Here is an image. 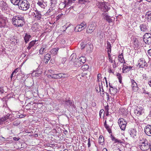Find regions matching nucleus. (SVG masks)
Masks as SVG:
<instances>
[{
	"label": "nucleus",
	"mask_w": 151,
	"mask_h": 151,
	"mask_svg": "<svg viewBox=\"0 0 151 151\" xmlns=\"http://www.w3.org/2000/svg\"><path fill=\"white\" fill-rule=\"evenodd\" d=\"M37 4L41 8L44 9L45 8V7L46 6V5L45 4V3L44 2L43 0H41V1H38Z\"/></svg>",
	"instance_id": "b1692460"
},
{
	"label": "nucleus",
	"mask_w": 151,
	"mask_h": 151,
	"mask_svg": "<svg viewBox=\"0 0 151 151\" xmlns=\"http://www.w3.org/2000/svg\"><path fill=\"white\" fill-rule=\"evenodd\" d=\"M12 19H14V20H25L24 18V15L22 14H19L14 16Z\"/></svg>",
	"instance_id": "a211bd4d"
},
{
	"label": "nucleus",
	"mask_w": 151,
	"mask_h": 151,
	"mask_svg": "<svg viewBox=\"0 0 151 151\" xmlns=\"http://www.w3.org/2000/svg\"><path fill=\"white\" fill-rule=\"evenodd\" d=\"M67 0H64V1L63 2L61 3L59 5L60 6L61 5H64V8L67 7Z\"/></svg>",
	"instance_id": "3c124183"
},
{
	"label": "nucleus",
	"mask_w": 151,
	"mask_h": 151,
	"mask_svg": "<svg viewBox=\"0 0 151 151\" xmlns=\"http://www.w3.org/2000/svg\"><path fill=\"white\" fill-rule=\"evenodd\" d=\"M54 6H51L45 13V15L47 16H52L53 14V10L54 9Z\"/></svg>",
	"instance_id": "ddd939ff"
},
{
	"label": "nucleus",
	"mask_w": 151,
	"mask_h": 151,
	"mask_svg": "<svg viewBox=\"0 0 151 151\" xmlns=\"http://www.w3.org/2000/svg\"><path fill=\"white\" fill-rule=\"evenodd\" d=\"M145 17H147V19L151 22V11H148L146 13Z\"/></svg>",
	"instance_id": "7c9ffc66"
},
{
	"label": "nucleus",
	"mask_w": 151,
	"mask_h": 151,
	"mask_svg": "<svg viewBox=\"0 0 151 151\" xmlns=\"http://www.w3.org/2000/svg\"><path fill=\"white\" fill-rule=\"evenodd\" d=\"M144 132L147 135L151 136V125H147L145 127Z\"/></svg>",
	"instance_id": "9d476101"
},
{
	"label": "nucleus",
	"mask_w": 151,
	"mask_h": 151,
	"mask_svg": "<svg viewBox=\"0 0 151 151\" xmlns=\"http://www.w3.org/2000/svg\"><path fill=\"white\" fill-rule=\"evenodd\" d=\"M58 0H51V4L52 6H54L57 4Z\"/></svg>",
	"instance_id": "de8ad7c7"
},
{
	"label": "nucleus",
	"mask_w": 151,
	"mask_h": 151,
	"mask_svg": "<svg viewBox=\"0 0 151 151\" xmlns=\"http://www.w3.org/2000/svg\"><path fill=\"white\" fill-rule=\"evenodd\" d=\"M81 68L83 70H86L88 69L89 66L88 65L85 64L82 65Z\"/></svg>",
	"instance_id": "4c0bfd02"
},
{
	"label": "nucleus",
	"mask_w": 151,
	"mask_h": 151,
	"mask_svg": "<svg viewBox=\"0 0 151 151\" xmlns=\"http://www.w3.org/2000/svg\"><path fill=\"white\" fill-rule=\"evenodd\" d=\"M31 36L29 33H26L24 37V42L26 43H27L29 41V39L31 37Z\"/></svg>",
	"instance_id": "5701e85b"
},
{
	"label": "nucleus",
	"mask_w": 151,
	"mask_h": 151,
	"mask_svg": "<svg viewBox=\"0 0 151 151\" xmlns=\"http://www.w3.org/2000/svg\"><path fill=\"white\" fill-rule=\"evenodd\" d=\"M134 44L136 47H138L139 46V43L138 40L137 38H135L134 39Z\"/></svg>",
	"instance_id": "ea45409f"
},
{
	"label": "nucleus",
	"mask_w": 151,
	"mask_h": 151,
	"mask_svg": "<svg viewBox=\"0 0 151 151\" xmlns=\"http://www.w3.org/2000/svg\"><path fill=\"white\" fill-rule=\"evenodd\" d=\"M50 55L48 53H47L45 55L43 61L45 64H47L50 60Z\"/></svg>",
	"instance_id": "2eb2a0df"
},
{
	"label": "nucleus",
	"mask_w": 151,
	"mask_h": 151,
	"mask_svg": "<svg viewBox=\"0 0 151 151\" xmlns=\"http://www.w3.org/2000/svg\"><path fill=\"white\" fill-rule=\"evenodd\" d=\"M142 93H144L148 95L149 94H150V93L146 91L145 90V88H142Z\"/></svg>",
	"instance_id": "052dcab7"
},
{
	"label": "nucleus",
	"mask_w": 151,
	"mask_h": 151,
	"mask_svg": "<svg viewBox=\"0 0 151 151\" xmlns=\"http://www.w3.org/2000/svg\"><path fill=\"white\" fill-rule=\"evenodd\" d=\"M33 14V15L35 17V19L37 21L41 20L43 16L41 14L40 12L36 9L34 10Z\"/></svg>",
	"instance_id": "423d86ee"
},
{
	"label": "nucleus",
	"mask_w": 151,
	"mask_h": 151,
	"mask_svg": "<svg viewBox=\"0 0 151 151\" xmlns=\"http://www.w3.org/2000/svg\"><path fill=\"white\" fill-rule=\"evenodd\" d=\"M116 76L119 80V82L120 83H121L122 82V77L121 75V74L117 73L116 74Z\"/></svg>",
	"instance_id": "a19ab883"
},
{
	"label": "nucleus",
	"mask_w": 151,
	"mask_h": 151,
	"mask_svg": "<svg viewBox=\"0 0 151 151\" xmlns=\"http://www.w3.org/2000/svg\"><path fill=\"white\" fill-rule=\"evenodd\" d=\"M123 67L122 68V71L123 72L127 69L128 68V67L126 65H123Z\"/></svg>",
	"instance_id": "69168bd1"
},
{
	"label": "nucleus",
	"mask_w": 151,
	"mask_h": 151,
	"mask_svg": "<svg viewBox=\"0 0 151 151\" xmlns=\"http://www.w3.org/2000/svg\"><path fill=\"white\" fill-rule=\"evenodd\" d=\"M20 0H10L11 3L13 5H17Z\"/></svg>",
	"instance_id": "58836bf2"
},
{
	"label": "nucleus",
	"mask_w": 151,
	"mask_h": 151,
	"mask_svg": "<svg viewBox=\"0 0 151 151\" xmlns=\"http://www.w3.org/2000/svg\"><path fill=\"white\" fill-rule=\"evenodd\" d=\"M59 49V48H54L53 49L52 52H53L54 51L55 52V54H57V52L58 51Z\"/></svg>",
	"instance_id": "338daca9"
},
{
	"label": "nucleus",
	"mask_w": 151,
	"mask_h": 151,
	"mask_svg": "<svg viewBox=\"0 0 151 151\" xmlns=\"http://www.w3.org/2000/svg\"><path fill=\"white\" fill-rule=\"evenodd\" d=\"M86 52L88 53H90L92 50V46L91 45V43L86 45Z\"/></svg>",
	"instance_id": "dca6fc26"
},
{
	"label": "nucleus",
	"mask_w": 151,
	"mask_h": 151,
	"mask_svg": "<svg viewBox=\"0 0 151 151\" xmlns=\"http://www.w3.org/2000/svg\"><path fill=\"white\" fill-rule=\"evenodd\" d=\"M111 140L114 141L115 143H121L122 144V143L123 144L124 142L123 141H121V140L118 139H116L114 136L112 135V134L111 135Z\"/></svg>",
	"instance_id": "412c9836"
},
{
	"label": "nucleus",
	"mask_w": 151,
	"mask_h": 151,
	"mask_svg": "<svg viewBox=\"0 0 151 151\" xmlns=\"http://www.w3.org/2000/svg\"><path fill=\"white\" fill-rule=\"evenodd\" d=\"M127 109L126 108H121L119 109V112H121L124 115H126Z\"/></svg>",
	"instance_id": "473e14b6"
},
{
	"label": "nucleus",
	"mask_w": 151,
	"mask_h": 151,
	"mask_svg": "<svg viewBox=\"0 0 151 151\" xmlns=\"http://www.w3.org/2000/svg\"><path fill=\"white\" fill-rule=\"evenodd\" d=\"M42 73V71L40 70H37L33 72L32 75L33 76L38 77Z\"/></svg>",
	"instance_id": "4be33fe9"
},
{
	"label": "nucleus",
	"mask_w": 151,
	"mask_h": 151,
	"mask_svg": "<svg viewBox=\"0 0 151 151\" xmlns=\"http://www.w3.org/2000/svg\"><path fill=\"white\" fill-rule=\"evenodd\" d=\"M79 60H80L81 61L82 60L84 63L86 62V58L84 56H81L79 58Z\"/></svg>",
	"instance_id": "603ef678"
},
{
	"label": "nucleus",
	"mask_w": 151,
	"mask_h": 151,
	"mask_svg": "<svg viewBox=\"0 0 151 151\" xmlns=\"http://www.w3.org/2000/svg\"><path fill=\"white\" fill-rule=\"evenodd\" d=\"M58 78H64L68 77L69 75L65 73H60L57 74Z\"/></svg>",
	"instance_id": "6ab92c4d"
},
{
	"label": "nucleus",
	"mask_w": 151,
	"mask_h": 151,
	"mask_svg": "<svg viewBox=\"0 0 151 151\" xmlns=\"http://www.w3.org/2000/svg\"><path fill=\"white\" fill-rule=\"evenodd\" d=\"M73 63L74 66L76 67H79L82 65L81 64V63L79 62L77 59Z\"/></svg>",
	"instance_id": "72a5a7b5"
},
{
	"label": "nucleus",
	"mask_w": 151,
	"mask_h": 151,
	"mask_svg": "<svg viewBox=\"0 0 151 151\" xmlns=\"http://www.w3.org/2000/svg\"><path fill=\"white\" fill-rule=\"evenodd\" d=\"M118 58L119 59V60L121 63H123V61H124L123 57L121 56V55H119Z\"/></svg>",
	"instance_id": "8fccbe9b"
},
{
	"label": "nucleus",
	"mask_w": 151,
	"mask_h": 151,
	"mask_svg": "<svg viewBox=\"0 0 151 151\" xmlns=\"http://www.w3.org/2000/svg\"><path fill=\"white\" fill-rule=\"evenodd\" d=\"M87 0H79V3L81 4H85L86 2H87Z\"/></svg>",
	"instance_id": "bf43d9fd"
},
{
	"label": "nucleus",
	"mask_w": 151,
	"mask_h": 151,
	"mask_svg": "<svg viewBox=\"0 0 151 151\" xmlns=\"http://www.w3.org/2000/svg\"><path fill=\"white\" fill-rule=\"evenodd\" d=\"M11 116V117H12V115L11 114H10L9 113L7 114L5 116H4V117H3L2 119H1V121L2 122H4L5 121H6V119H10V120L11 121L13 120V119H11L10 117V116Z\"/></svg>",
	"instance_id": "393cba45"
},
{
	"label": "nucleus",
	"mask_w": 151,
	"mask_h": 151,
	"mask_svg": "<svg viewBox=\"0 0 151 151\" xmlns=\"http://www.w3.org/2000/svg\"><path fill=\"white\" fill-rule=\"evenodd\" d=\"M128 132L130 135V137L134 139H136L137 137L138 134L136 129L133 128H131L128 130Z\"/></svg>",
	"instance_id": "39448f33"
},
{
	"label": "nucleus",
	"mask_w": 151,
	"mask_h": 151,
	"mask_svg": "<svg viewBox=\"0 0 151 151\" xmlns=\"http://www.w3.org/2000/svg\"><path fill=\"white\" fill-rule=\"evenodd\" d=\"M84 29V28H83L81 27V26L77 25L74 28V31L76 32H81Z\"/></svg>",
	"instance_id": "cd10ccee"
},
{
	"label": "nucleus",
	"mask_w": 151,
	"mask_h": 151,
	"mask_svg": "<svg viewBox=\"0 0 151 151\" xmlns=\"http://www.w3.org/2000/svg\"><path fill=\"white\" fill-rule=\"evenodd\" d=\"M1 9L2 11H6L7 9L8 6L6 3L4 1L1 2Z\"/></svg>",
	"instance_id": "f3484780"
},
{
	"label": "nucleus",
	"mask_w": 151,
	"mask_h": 151,
	"mask_svg": "<svg viewBox=\"0 0 151 151\" xmlns=\"http://www.w3.org/2000/svg\"><path fill=\"white\" fill-rule=\"evenodd\" d=\"M106 44V48L107 49L109 48H111V45L109 41H107V42Z\"/></svg>",
	"instance_id": "13d9d810"
},
{
	"label": "nucleus",
	"mask_w": 151,
	"mask_h": 151,
	"mask_svg": "<svg viewBox=\"0 0 151 151\" xmlns=\"http://www.w3.org/2000/svg\"><path fill=\"white\" fill-rule=\"evenodd\" d=\"M50 76L53 78L58 79V76L57 74L50 75Z\"/></svg>",
	"instance_id": "680f3d73"
},
{
	"label": "nucleus",
	"mask_w": 151,
	"mask_h": 151,
	"mask_svg": "<svg viewBox=\"0 0 151 151\" xmlns=\"http://www.w3.org/2000/svg\"><path fill=\"white\" fill-rule=\"evenodd\" d=\"M17 5L19 9L23 11L27 10L30 6L29 3L27 0H20Z\"/></svg>",
	"instance_id": "f257e3e1"
},
{
	"label": "nucleus",
	"mask_w": 151,
	"mask_h": 151,
	"mask_svg": "<svg viewBox=\"0 0 151 151\" xmlns=\"http://www.w3.org/2000/svg\"><path fill=\"white\" fill-rule=\"evenodd\" d=\"M12 24L16 27H22L24 24L25 20H14V19H12Z\"/></svg>",
	"instance_id": "20e7f679"
},
{
	"label": "nucleus",
	"mask_w": 151,
	"mask_h": 151,
	"mask_svg": "<svg viewBox=\"0 0 151 151\" xmlns=\"http://www.w3.org/2000/svg\"><path fill=\"white\" fill-rule=\"evenodd\" d=\"M118 123L121 129L124 130L127 124L123 118L119 119L118 120Z\"/></svg>",
	"instance_id": "0eeeda50"
},
{
	"label": "nucleus",
	"mask_w": 151,
	"mask_h": 151,
	"mask_svg": "<svg viewBox=\"0 0 151 151\" xmlns=\"http://www.w3.org/2000/svg\"><path fill=\"white\" fill-rule=\"evenodd\" d=\"M31 92L33 96L37 97L38 94L37 86H33L32 87Z\"/></svg>",
	"instance_id": "f8f14e48"
},
{
	"label": "nucleus",
	"mask_w": 151,
	"mask_h": 151,
	"mask_svg": "<svg viewBox=\"0 0 151 151\" xmlns=\"http://www.w3.org/2000/svg\"><path fill=\"white\" fill-rule=\"evenodd\" d=\"M102 77L101 74L100 73L98 74L97 76V82H99L100 81V79Z\"/></svg>",
	"instance_id": "5fc2aeb1"
},
{
	"label": "nucleus",
	"mask_w": 151,
	"mask_h": 151,
	"mask_svg": "<svg viewBox=\"0 0 151 151\" xmlns=\"http://www.w3.org/2000/svg\"><path fill=\"white\" fill-rule=\"evenodd\" d=\"M104 125L105 128L108 130V132L110 133L111 130L110 129L109 125L107 124L106 120H105V122L104 123Z\"/></svg>",
	"instance_id": "c03bdc74"
},
{
	"label": "nucleus",
	"mask_w": 151,
	"mask_h": 151,
	"mask_svg": "<svg viewBox=\"0 0 151 151\" xmlns=\"http://www.w3.org/2000/svg\"><path fill=\"white\" fill-rule=\"evenodd\" d=\"M131 81L132 83L131 87L133 89H135V88H139L137 83L133 79H131Z\"/></svg>",
	"instance_id": "a878e982"
},
{
	"label": "nucleus",
	"mask_w": 151,
	"mask_h": 151,
	"mask_svg": "<svg viewBox=\"0 0 151 151\" xmlns=\"http://www.w3.org/2000/svg\"><path fill=\"white\" fill-rule=\"evenodd\" d=\"M97 6L99 7V8H100L101 9V8L104 6V5L105 4V3L104 2H98V3H97Z\"/></svg>",
	"instance_id": "a18cd8bd"
},
{
	"label": "nucleus",
	"mask_w": 151,
	"mask_h": 151,
	"mask_svg": "<svg viewBox=\"0 0 151 151\" xmlns=\"http://www.w3.org/2000/svg\"><path fill=\"white\" fill-rule=\"evenodd\" d=\"M144 41L145 43L148 44V45L151 46V37L147 39L144 40Z\"/></svg>",
	"instance_id": "c9c22d12"
},
{
	"label": "nucleus",
	"mask_w": 151,
	"mask_h": 151,
	"mask_svg": "<svg viewBox=\"0 0 151 151\" xmlns=\"http://www.w3.org/2000/svg\"><path fill=\"white\" fill-rule=\"evenodd\" d=\"M139 27L141 31L146 32L148 31V23H146L141 24L139 25Z\"/></svg>",
	"instance_id": "1a4fd4ad"
},
{
	"label": "nucleus",
	"mask_w": 151,
	"mask_h": 151,
	"mask_svg": "<svg viewBox=\"0 0 151 151\" xmlns=\"http://www.w3.org/2000/svg\"><path fill=\"white\" fill-rule=\"evenodd\" d=\"M102 16L109 23L112 22V20L111 17L109 16L107 13H103L102 14Z\"/></svg>",
	"instance_id": "9b49d317"
},
{
	"label": "nucleus",
	"mask_w": 151,
	"mask_h": 151,
	"mask_svg": "<svg viewBox=\"0 0 151 151\" xmlns=\"http://www.w3.org/2000/svg\"><path fill=\"white\" fill-rule=\"evenodd\" d=\"M46 48V45H42L41 47L39 50V53L40 54L42 55L45 53Z\"/></svg>",
	"instance_id": "aec40b11"
},
{
	"label": "nucleus",
	"mask_w": 151,
	"mask_h": 151,
	"mask_svg": "<svg viewBox=\"0 0 151 151\" xmlns=\"http://www.w3.org/2000/svg\"><path fill=\"white\" fill-rule=\"evenodd\" d=\"M102 114H103V116H104V111L103 109H101L99 111V115L100 117H101Z\"/></svg>",
	"instance_id": "4d7b16f0"
},
{
	"label": "nucleus",
	"mask_w": 151,
	"mask_h": 151,
	"mask_svg": "<svg viewBox=\"0 0 151 151\" xmlns=\"http://www.w3.org/2000/svg\"><path fill=\"white\" fill-rule=\"evenodd\" d=\"M109 91L111 94H116L117 93V89L115 88H113L111 89H109Z\"/></svg>",
	"instance_id": "f704fd0d"
},
{
	"label": "nucleus",
	"mask_w": 151,
	"mask_h": 151,
	"mask_svg": "<svg viewBox=\"0 0 151 151\" xmlns=\"http://www.w3.org/2000/svg\"><path fill=\"white\" fill-rule=\"evenodd\" d=\"M63 15V14L61 13L60 14H59L58 16L56 17V20H58L60 19Z\"/></svg>",
	"instance_id": "e2e57ef3"
},
{
	"label": "nucleus",
	"mask_w": 151,
	"mask_h": 151,
	"mask_svg": "<svg viewBox=\"0 0 151 151\" xmlns=\"http://www.w3.org/2000/svg\"><path fill=\"white\" fill-rule=\"evenodd\" d=\"M78 25L81 26V27H82L83 28H84V29L86 27V24L85 22H83L80 24H78Z\"/></svg>",
	"instance_id": "864d4df0"
},
{
	"label": "nucleus",
	"mask_w": 151,
	"mask_h": 151,
	"mask_svg": "<svg viewBox=\"0 0 151 151\" xmlns=\"http://www.w3.org/2000/svg\"><path fill=\"white\" fill-rule=\"evenodd\" d=\"M143 141L140 142V143L141 144L140 147V149L142 150H147L150 148L149 146L150 143H148V141L146 138H143Z\"/></svg>",
	"instance_id": "f03ea898"
},
{
	"label": "nucleus",
	"mask_w": 151,
	"mask_h": 151,
	"mask_svg": "<svg viewBox=\"0 0 151 151\" xmlns=\"http://www.w3.org/2000/svg\"><path fill=\"white\" fill-rule=\"evenodd\" d=\"M101 84L99 83V86L96 87L95 89H96V92H101Z\"/></svg>",
	"instance_id": "49530a36"
},
{
	"label": "nucleus",
	"mask_w": 151,
	"mask_h": 151,
	"mask_svg": "<svg viewBox=\"0 0 151 151\" xmlns=\"http://www.w3.org/2000/svg\"><path fill=\"white\" fill-rule=\"evenodd\" d=\"M138 65L139 68H144L145 66L147 67L148 65L146 61L143 58H140L138 61Z\"/></svg>",
	"instance_id": "6e6552de"
},
{
	"label": "nucleus",
	"mask_w": 151,
	"mask_h": 151,
	"mask_svg": "<svg viewBox=\"0 0 151 151\" xmlns=\"http://www.w3.org/2000/svg\"><path fill=\"white\" fill-rule=\"evenodd\" d=\"M32 94V92L30 91H28L27 92L25 91V95L27 97H31Z\"/></svg>",
	"instance_id": "79ce46f5"
},
{
	"label": "nucleus",
	"mask_w": 151,
	"mask_h": 151,
	"mask_svg": "<svg viewBox=\"0 0 151 151\" xmlns=\"http://www.w3.org/2000/svg\"><path fill=\"white\" fill-rule=\"evenodd\" d=\"M60 60L62 64H64L66 60V59L65 58H62L60 59Z\"/></svg>",
	"instance_id": "6e6d98bb"
},
{
	"label": "nucleus",
	"mask_w": 151,
	"mask_h": 151,
	"mask_svg": "<svg viewBox=\"0 0 151 151\" xmlns=\"http://www.w3.org/2000/svg\"><path fill=\"white\" fill-rule=\"evenodd\" d=\"M144 109L141 107L140 108L137 107V108L134 111L135 113L138 116H139L142 114L143 112V110Z\"/></svg>",
	"instance_id": "4468645a"
},
{
	"label": "nucleus",
	"mask_w": 151,
	"mask_h": 151,
	"mask_svg": "<svg viewBox=\"0 0 151 151\" xmlns=\"http://www.w3.org/2000/svg\"><path fill=\"white\" fill-rule=\"evenodd\" d=\"M63 102H62V103L64 104V103H65L66 104H72V102L71 101H70L69 99H65L63 101Z\"/></svg>",
	"instance_id": "37998d69"
},
{
	"label": "nucleus",
	"mask_w": 151,
	"mask_h": 151,
	"mask_svg": "<svg viewBox=\"0 0 151 151\" xmlns=\"http://www.w3.org/2000/svg\"><path fill=\"white\" fill-rule=\"evenodd\" d=\"M72 1H70V0H67V7H68L72 3Z\"/></svg>",
	"instance_id": "0e129e2a"
},
{
	"label": "nucleus",
	"mask_w": 151,
	"mask_h": 151,
	"mask_svg": "<svg viewBox=\"0 0 151 151\" xmlns=\"http://www.w3.org/2000/svg\"><path fill=\"white\" fill-rule=\"evenodd\" d=\"M76 55L75 53L72 54L70 57V61L73 62H74L77 59L76 58Z\"/></svg>",
	"instance_id": "c85d7f7f"
},
{
	"label": "nucleus",
	"mask_w": 151,
	"mask_h": 151,
	"mask_svg": "<svg viewBox=\"0 0 151 151\" xmlns=\"http://www.w3.org/2000/svg\"><path fill=\"white\" fill-rule=\"evenodd\" d=\"M109 9L107 6L105 4L104 6L101 9V10L102 11L104 12V13H106V12L108 11Z\"/></svg>",
	"instance_id": "2f4dec72"
},
{
	"label": "nucleus",
	"mask_w": 151,
	"mask_h": 151,
	"mask_svg": "<svg viewBox=\"0 0 151 151\" xmlns=\"http://www.w3.org/2000/svg\"><path fill=\"white\" fill-rule=\"evenodd\" d=\"M97 25L95 23H91L88 25L87 29L86 32L88 34H91L96 29Z\"/></svg>",
	"instance_id": "7ed1b4c3"
},
{
	"label": "nucleus",
	"mask_w": 151,
	"mask_h": 151,
	"mask_svg": "<svg viewBox=\"0 0 151 151\" xmlns=\"http://www.w3.org/2000/svg\"><path fill=\"white\" fill-rule=\"evenodd\" d=\"M151 37V34L149 33H146L143 36V40H144L147 39L148 38H149Z\"/></svg>",
	"instance_id": "e433bc0d"
},
{
	"label": "nucleus",
	"mask_w": 151,
	"mask_h": 151,
	"mask_svg": "<svg viewBox=\"0 0 151 151\" xmlns=\"http://www.w3.org/2000/svg\"><path fill=\"white\" fill-rule=\"evenodd\" d=\"M108 56L109 61L111 63H113V60H112V58L111 57V55H108Z\"/></svg>",
	"instance_id": "774afa93"
},
{
	"label": "nucleus",
	"mask_w": 151,
	"mask_h": 151,
	"mask_svg": "<svg viewBox=\"0 0 151 151\" xmlns=\"http://www.w3.org/2000/svg\"><path fill=\"white\" fill-rule=\"evenodd\" d=\"M104 138L103 136L100 135L99 138V143L103 145L104 143Z\"/></svg>",
	"instance_id": "c756f323"
},
{
	"label": "nucleus",
	"mask_w": 151,
	"mask_h": 151,
	"mask_svg": "<svg viewBox=\"0 0 151 151\" xmlns=\"http://www.w3.org/2000/svg\"><path fill=\"white\" fill-rule=\"evenodd\" d=\"M37 41V40H32L30 42L29 44V46L27 47V49L28 50H30L31 48L34 45L36 42Z\"/></svg>",
	"instance_id": "bb28decb"
},
{
	"label": "nucleus",
	"mask_w": 151,
	"mask_h": 151,
	"mask_svg": "<svg viewBox=\"0 0 151 151\" xmlns=\"http://www.w3.org/2000/svg\"><path fill=\"white\" fill-rule=\"evenodd\" d=\"M20 121L19 120H17L13 122V124L14 126H17L20 124Z\"/></svg>",
	"instance_id": "09e8293b"
}]
</instances>
